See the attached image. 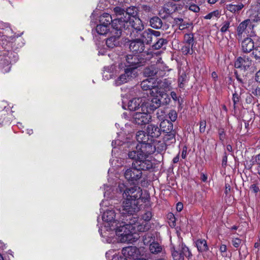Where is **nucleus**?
<instances>
[{
	"label": "nucleus",
	"mask_w": 260,
	"mask_h": 260,
	"mask_svg": "<svg viewBox=\"0 0 260 260\" xmlns=\"http://www.w3.org/2000/svg\"><path fill=\"white\" fill-rule=\"evenodd\" d=\"M140 204L137 200H131L125 199L122 205L119 209L120 218L124 220L125 227H121L117 231L118 235L122 236V242H133V232L136 226H134L138 221V217L135 214L140 210Z\"/></svg>",
	"instance_id": "nucleus-1"
},
{
	"label": "nucleus",
	"mask_w": 260,
	"mask_h": 260,
	"mask_svg": "<svg viewBox=\"0 0 260 260\" xmlns=\"http://www.w3.org/2000/svg\"><path fill=\"white\" fill-rule=\"evenodd\" d=\"M116 214L113 209H108L104 212L102 216L103 226L99 229L101 235L105 239V241L108 243L115 241L114 238L117 237V240L121 243H125L121 240L122 236L117 233V231L121 227H125L124 220L120 218L118 220L116 218ZM131 243L132 242H129Z\"/></svg>",
	"instance_id": "nucleus-2"
},
{
	"label": "nucleus",
	"mask_w": 260,
	"mask_h": 260,
	"mask_svg": "<svg viewBox=\"0 0 260 260\" xmlns=\"http://www.w3.org/2000/svg\"><path fill=\"white\" fill-rule=\"evenodd\" d=\"M141 87L143 90H149L152 96L148 108L155 110L159 107L162 98V84L161 80L157 81L152 78L144 80L141 82Z\"/></svg>",
	"instance_id": "nucleus-3"
},
{
	"label": "nucleus",
	"mask_w": 260,
	"mask_h": 260,
	"mask_svg": "<svg viewBox=\"0 0 260 260\" xmlns=\"http://www.w3.org/2000/svg\"><path fill=\"white\" fill-rule=\"evenodd\" d=\"M114 19L119 20L118 25L122 32L126 35H129L132 38L138 37L140 32L144 29L141 19L129 14H126V19L122 20V18Z\"/></svg>",
	"instance_id": "nucleus-4"
},
{
	"label": "nucleus",
	"mask_w": 260,
	"mask_h": 260,
	"mask_svg": "<svg viewBox=\"0 0 260 260\" xmlns=\"http://www.w3.org/2000/svg\"><path fill=\"white\" fill-rule=\"evenodd\" d=\"M170 250L174 260H184L192 255L189 248L183 242L182 238L177 236L172 240L171 239Z\"/></svg>",
	"instance_id": "nucleus-5"
},
{
	"label": "nucleus",
	"mask_w": 260,
	"mask_h": 260,
	"mask_svg": "<svg viewBox=\"0 0 260 260\" xmlns=\"http://www.w3.org/2000/svg\"><path fill=\"white\" fill-rule=\"evenodd\" d=\"M119 191L122 193L124 199L131 200H137V202L147 203L149 202V196L142 197V190L138 186L128 187L125 183H119L118 187Z\"/></svg>",
	"instance_id": "nucleus-6"
},
{
	"label": "nucleus",
	"mask_w": 260,
	"mask_h": 260,
	"mask_svg": "<svg viewBox=\"0 0 260 260\" xmlns=\"http://www.w3.org/2000/svg\"><path fill=\"white\" fill-rule=\"evenodd\" d=\"M152 141L155 143L154 140H151L149 142L138 144L136 150L129 152L128 157L131 159L136 158V157L145 158V157L154 152L156 148L159 149V147H156L155 145L153 144Z\"/></svg>",
	"instance_id": "nucleus-7"
},
{
	"label": "nucleus",
	"mask_w": 260,
	"mask_h": 260,
	"mask_svg": "<svg viewBox=\"0 0 260 260\" xmlns=\"http://www.w3.org/2000/svg\"><path fill=\"white\" fill-rule=\"evenodd\" d=\"M160 32L158 31L153 30L151 29H148L144 31L141 34V40L143 43H150L153 39H155L157 42L152 46V48L154 50H158L162 46V39H158L157 37L160 36Z\"/></svg>",
	"instance_id": "nucleus-8"
},
{
	"label": "nucleus",
	"mask_w": 260,
	"mask_h": 260,
	"mask_svg": "<svg viewBox=\"0 0 260 260\" xmlns=\"http://www.w3.org/2000/svg\"><path fill=\"white\" fill-rule=\"evenodd\" d=\"M150 103L147 102L142 104L141 108L142 112H137L133 115L134 122L138 125H145L149 122L151 116L148 114L150 111L154 110H150L149 107Z\"/></svg>",
	"instance_id": "nucleus-9"
},
{
	"label": "nucleus",
	"mask_w": 260,
	"mask_h": 260,
	"mask_svg": "<svg viewBox=\"0 0 260 260\" xmlns=\"http://www.w3.org/2000/svg\"><path fill=\"white\" fill-rule=\"evenodd\" d=\"M118 22L119 21L118 19H114L112 23V32L114 33L115 35L106 40V45L109 48H113L119 44L118 39L122 34L120 27H119Z\"/></svg>",
	"instance_id": "nucleus-10"
},
{
	"label": "nucleus",
	"mask_w": 260,
	"mask_h": 260,
	"mask_svg": "<svg viewBox=\"0 0 260 260\" xmlns=\"http://www.w3.org/2000/svg\"><path fill=\"white\" fill-rule=\"evenodd\" d=\"M125 62H124L126 68L134 71V73L137 74L136 69L141 65L142 62L140 60V56L136 54H128L124 57Z\"/></svg>",
	"instance_id": "nucleus-11"
},
{
	"label": "nucleus",
	"mask_w": 260,
	"mask_h": 260,
	"mask_svg": "<svg viewBox=\"0 0 260 260\" xmlns=\"http://www.w3.org/2000/svg\"><path fill=\"white\" fill-rule=\"evenodd\" d=\"M0 33L3 34L0 40L4 41V42L3 43V45H4L5 47L8 45V43H10L11 42V41L13 39L11 36H10V35H12L13 31L12 29L11 28L9 24H2L0 27Z\"/></svg>",
	"instance_id": "nucleus-12"
},
{
	"label": "nucleus",
	"mask_w": 260,
	"mask_h": 260,
	"mask_svg": "<svg viewBox=\"0 0 260 260\" xmlns=\"http://www.w3.org/2000/svg\"><path fill=\"white\" fill-rule=\"evenodd\" d=\"M148 156L145 157V158H141L140 157H136L135 159V161L133 162V165L135 167H137L138 170H140L141 172L142 170H148L152 168V162L147 159Z\"/></svg>",
	"instance_id": "nucleus-13"
},
{
	"label": "nucleus",
	"mask_w": 260,
	"mask_h": 260,
	"mask_svg": "<svg viewBox=\"0 0 260 260\" xmlns=\"http://www.w3.org/2000/svg\"><path fill=\"white\" fill-rule=\"evenodd\" d=\"M124 176L128 181L134 182L141 178L142 172L137 167H135L133 164L132 167L127 169L125 172Z\"/></svg>",
	"instance_id": "nucleus-14"
},
{
	"label": "nucleus",
	"mask_w": 260,
	"mask_h": 260,
	"mask_svg": "<svg viewBox=\"0 0 260 260\" xmlns=\"http://www.w3.org/2000/svg\"><path fill=\"white\" fill-rule=\"evenodd\" d=\"M253 27V25L250 24L249 20H245L240 23L237 27V32L239 39H242V37L245 35H247L249 33V29H251Z\"/></svg>",
	"instance_id": "nucleus-15"
},
{
	"label": "nucleus",
	"mask_w": 260,
	"mask_h": 260,
	"mask_svg": "<svg viewBox=\"0 0 260 260\" xmlns=\"http://www.w3.org/2000/svg\"><path fill=\"white\" fill-rule=\"evenodd\" d=\"M122 254L125 258H138L139 254V250L135 246H128L123 248L122 249Z\"/></svg>",
	"instance_id": "nucleus-16"
},
{
	"label": "nucleus",
	"mask_w": 260,
	"mask_h": 260,
	"mask_svg": "<svg viewBox=\"0 0 260 260\" xmlns=\"http://www.w3.org/2000/svg\"><path fill=\"white\" fill-rule=\"evenodd\" d=\"M136 74L134 73V71H131L128 68H126L124 71V74H121L115 81V84L116 86H119L124 83L127 82L132 78L136 77Z\"/></svg>",
	"instance_id": "nucleus-17"
},
{
	"label": "nucleus",
	"mask_w": 260,
	"mask_h": 260,
	"mask_svg": "<svg viewBox=\"0 0 260 260\" xmlns=\"http://www.w3.org/2000/svg\"><path fill=\"white\" fill-rule=\"evenodd\" d=\"M252 61L246 56L238 57L235 62V67L236 68L247 70L251 65Z\"/></svg>",
	"instance_id": "nucleus-18"
},
{
	"label": "nucleus",
	"mask_w": 260,
	"mask_h": 260,
	"mask_svg": "<svg viewBox=\"0 0 260 260\" xmlns=\"http://www.w3.org/2000/svg\"><path fill=\"white\" fill-rule=\"evenodd\" d=\"M129 48L132 52L136 54L142 53L144 50L145 46L140 39H136L131 41Z\"/></svg>",
	"instance_id": "nucleus-19"
},
{
	"label": "nucleus",
	"mask_w": 260,
	"mask_h": 260,
	"mask_svg": "<svg viewBox=\"0 0 260 260\" xmlns=\"http://www.w3.org/2000/svg\"><path fill=\"white\" fill-rule=\"evenodd\" d=\"M244 7V5L241 2L228 4L225 6L226 9L235 15L239 14Z\"/></svg>",
	"instance_id": "nucleus-20"
},
{
	"label": "nucleus",
	"mask_w": 260,
	"mask_h": 260,
	"mask_svg": "<svg viewBox=\"0 0 260 260\" xmlns=\"http://www.w3.org/2000/svg\"><path fill=\"white\" fill-rule=\"evenodd\" d=\"M241 46L243 52H250L254 48V42L252 39L246 38L242 42Z\"/></svg>",
	"instance_id": "nucleus-21"
},
{
	"label": "nucleus",
	"mask_w": 260,
	"mask_h": 260,
	"mask_svg": "<svg viewBox=\"0 0 260 260\" xmlns=\"http://www.w3.org/2000/svg\"><path fill=\"white\" fill-rule=\"evenodd\" d=\"M176 142L175 134L173 132H166L164 129V143L166 146L170 145Z\"/></svg>",
	"instance_id": "nucleus-22"
},
{
	"label": "nucleus",
	"mask_w": 260,
	"mask_h": 260,
	"mask_svg": "<svg viewBox=\"0 0 260 260\" xmlns=\"http://www.w3.org/2000/svg\"><path fill=\"white\" fill-rule=\"evenodd\" d=\"M136 138L139 143L138 144L149 142V141L152 140L148 133L147 134L142 131H138L137 133Z\"/></svg>",
	"instance_id": "nucleus-23"
},
{
	"label": "nucleus",
	"mask_w": 260,
	"mask_h": 260,
	"mask_svg": "<svg viewBox=\"0 0 260 260\" xmlns=\"http://www.w3.org/2000/svg\"><path fill=\"white\" fill-rule=\"evenodd\" d=\"M147 130L152 139L153 138H157L161 135L160 128L154 125H149L147 126Z\"/></svg>",
	"instance_id": "nucleus-24"
},
{
	"label": "nucleus",
	"mask_w": 260,
	"mask_h": 260,
	"mask_svg": "<svg viewBox=\"0 0 260 260\" xmlns=\"http://www.w3.org/2000/svg\"><path fill=\"white\" fill-rule=\"evenodd\" d=\"M158 70L155 65H151L146 67L143 72L145 77H152L156 75Z\"/></svg>",
	"instance_id": "nucleus-25"
},
{
	"label": "nucleus",
	"mask_w": 260,
	"mask_h": 260,
	"mask_svg": "<svg viewBox=\"0 0 260 260\" xmlns=\"http://www.w3.org/2000/svg\"><path fill=\"white\" fill-rule=\"evenodd\" d=\"M113 21L112 16L108 13H104L100 17V23L105 24L108 27L111 23H113Z\"/></svg>",
	"instance_id": "nucleus-26"
},
{
	"label": "nucleus",
	"mask_w": 260,
	"mask_h": 260,
	"mask_svg": "<svg viewBox=\"0 0 260 260\" xmlns=\"http://www.w3.org/2000/svg\"><path fill=\"white\" fill-rule=\"evenodd\" d=\"M174 20L176 24L178 26L179 29L181 30L188 28L191 25V23L184 21L182 18H175Z\"/></svg>",
	"instance_id": "nucleus-27"
},
{
	"label": "nucleus",
	"mask_w": 260,
	"mask_h": 260,
	"mask_svg": "<svg viewBox=\"0 0 260 260\" xmlns=\"http://www.w3.org/2000/svg\"><path fill=\"white\" fill-rule=\"evenodd\" d=\"M198 250L200 252H205L208 250L207 242L204 239H198L196 242Z\"/></svg>",
	"instance_id": "nucleus-28"
},
{
	"label": "nucleus",
	"mask_w": 260,
	"mask_h": 260,
	"mask_svg": "<svg viewBox=\"0 0 260 260\" xmlns=\"http://www.w3.org/2000/svg\"><path fill=\"white\" fill-rule=\"evenodd\" d=\"M177 10L176 5L173 2L166 4L164 7V13L171 14L175 12Z\"/></svg>",
	"instance_id": "nucleus-29"
},
{
	"label": "nucleus",
	"mask_w": 260,
	"mask_h": 260,
	"mask_svg": "<svg viewBox=\"0 0 260 260\" xmlns=\"http://www.w3.org/2000/svg\"><path fill=\"white\" fill-rule=\"evenodd\" d=\"M114 12L117 17V18H122V20L126 19V14H129L127 11H125L124 9L119 7H116L114 8Z\"/></svg>",
	"instance_id": "nucleus-30"
},
{
	"label": "nucleus",
	"mask_w": 260,
	"mask_h": 260,
	"mask_svg": "<svg viewBox=\"0 0 260 260\" xmlns=\"http://www.w3.org/2000/svg\"><path fill=\"white\" fill-rule=\"evenodd\" d=\"M162 24L161 19L158 17H153L150 20V25L154 28L158 29L160 28Z\"/></svg>",
	"instance_id": "nucleus-31"
},
{
	"label": "nucleus",
	"mask_w": 260,
	"mask_h": 260,
	"mask_svg": "<svg viewBox=\"0 0 260 260\" xmlns=\"http://www.w3.org/2000/svg\"><path fill=\"white\" fill-rule=\"evenodd\" d=\"M139 99H133L128 102V108L130 111H136L139 109Z\"/></svg>",
	"instance_id": "nucleus-32"
},
{
	"label": "nucleus",
	"mask_w": 260,
	"mask_h": 260,
	"mask_svg": "<svg viewBox=\"0 0 260 260\" xmlns=\"http://www.w3.org/2000/svg\"><path fill=\"white\" fill-rule=\"evenodd\" d=\"M109 30V27L103 24L100 23L97 25L95 28V30L98 34L101 35H106L108 31Z\"/></svg>",
	"instance_id": "nucleus-33"
},
{
	"label": "nucleus",
	"mask_w": 260,
	"mask_h": 260,
	"mask_svg": "<svg viewBox=\"0 0 260 260\" xmlns=\"http://www.w3.org/2000/svg\"><path fill=\"white\" fill-rule=\"evenodd\" d=\"M103 189L104 190V196L105 198L107 199L112 198L113 197V195L112 193L113 192L114 189L113 187L111 186H108L107 185H104L103 188H101Z\"/></svg>",
	"instance_id": "nucleus-34"
},
{
	"label": "nucleus",
	"mask_w": 260,
	"mask_h": 260,
	"mask_svg": "<svg viewBox=\"0 0 260 260\" xmlns=\"http://www.w3.org/2000/svg\"><path fill=\"white\" fill-rule=\"evenodd\" d=\"M149 249L152 253H158L162 250V247L158 243L152 242L149 246Z\"/></svg>",
	"instance_id": "nucleus-35"
},
{
	"label": "nucleus",
	"mask_w": 260,
	"mask_h": 260,
	"mask_svg": "<svg viewBox=\"0 0 260 260\" xmlns=\"http://www.w3.org/2000/svg\"><path fill=\"white\" fill-rule=\"evenodd\" d=\"M153 234L151 233H146L143 236V241L145 245H150L152 242H153Z\"/></svg>",
	"instance_id": "nucleus-36"
},
{
	"label": "nucleus",
	"mask_w": 260,
	"mask_h": 260,
	"mask_svg": "<svg viewBox=\"0 0 260 260\" xmlns=\"http://www.w3.org/2000/svg\"><path fill=\"white\" fill-rule=\"evenodd\" d=\"M221 12L218 10H214L204 16L205 19H217L220 17Z\"/></svg>",
	"instance_id": "nucleus-37"
},
{
	"label": "nucleus",
	"mask_w": 260,
	"mask_h": 260,
	"mask_svg": "<svg viewBox=\"0 0 260 260\" xmlns=\"http://www.w3.org/2000/svg\"><path fill=\"white\" fill-rule=\"evenodd\" d=\"M167 222L171 228H174L176 226V218L172 213H169L167 215Z\"/></svg>",
	"instance_id": "nucleus-38"
},
{
	"label": "nucleus",
	"mask_w": 260,
	"mask_h": 260,
	"mask_svg": "<svg viewBox=\"0 0 260 260\" xmlns=\"http://www.w3.org/2000/svg\"><path fill=\"white\" fill-rule=\"evenodd\" d=\"M248 20H250V24L252 22H258L260 21V12L254 11L250 15V18Z\"/></svg>",
	"instance_id": "nucleus-39"
},
{
	"label": "nucleus",
	"mask_w": 260,
	"mask_h": 260,
	"mask_svg": "<svg viewBox=\"0 0 260 260\" xmlns=\"http://www.w3.org/2000/svg\"><path fill=\"white\" fill-rule=\"evenodd\" d=\"M173 81H174L173 78L164 79V90L166 89V90H171L172 89L171 85Z\"/></svg>",
	"instance_id": "nucleus-40"
},
{
	"label": "nucleus",
	"mask_w": 260,
	"mask_h": 260,
	"mask_svg": "<svg viewBox=\"0 0 260 260\" xmlns=\"http://www.w3.org/2000/svg\"><path fill=\"white\" fill-rule=\"evenodd\" d=\"M103 77L105 80H109L112 78L113 74L110 72L109 67L104 68Z\"/></svg>",
	"instance_id": "nucleus-41"
},
{
	"label": "nucleus",
	"mask_w": 260,
	"mask_h": 260,
	"mask_svg": "<svg viewBox=\"0 0 260 260\" xmlns=\"http://www.w3.org/2000/svg\"><path fill=\"white\" fill-rule=\"evenodd\" d=\"M184 41L189 45L192 47L193 45V35L192 34H186L184 35Z\"/></svg>",
	"instance_id": "nucleus-42"
},
{
	"label": "nucleus",
	"mask_w": 260,
	"mask_h": 260,
	"mask_svg": "<svg viewBox=\"0 0 260 260\" xmlns=\"http://www.w3.org/2000/svg\"><path fill=\"white\" fill-rule=\"evenodd\" d=\"M187 76L186 74L183 73L178 78L179 87L183 88L184 87V83L186 81Z\"/></svg>",
	"instance_id": "nucleus-43"
},
{
	"label": "nucleus",
	"mask_w": 260,
	"mask_h": 260,
	"mask_svg": "<svg viewBox=\"0 0 260 260\" xmlns=\"http://www.w3.org/2000/svg\"><path fill=\"white\" fill-rule=\"evenodd\" d=\"M231 22L229 20H226L221 24L220 31L222 33L226 32L230 27Z\"/></svg>",
	"instance_id": "nucleus-44"
},
{
	"label": "nucleus",
	"mask_w": 260,
	"mask_h": 260,
	"mask_svg": "<svg viewBox=\"0 0 260 260\" xmlns=\"http://www.w3.org/2000/svg\"><path fill=\"white\" fill-rule=\"evenodd\" d=\"M186 8L193 12L197 13L200 11V8L198 6L194 4H189L188 5H186Z\"/></svg>",
	"instance_id": "nucleus-45"
},
{
	"label": "nucleus",
	"mask_w": 260,
	"mask_h": 260,
	"mask_svg": "<svg viewBox=\"0 0 260 260\" xmlns=\"http://www.w3.org/2000/svg\"><path fill=\"white\" fill-rule=\"evenodd\" d=\"M252 54L256 59H260V46L254 47Z\"/></svg>",
	"instance_id": "nucleus-46"
},
{
	"label": "nucleus",
	"mask_w": 260,
	"mask_h": 260,
	"mask_svg": "<svg viewBox=\"0 0 260 260\" xmlns=\"http://www.w3.org/2000/svg\"><path fill=\"white\" fill-rule=\"evenodd\" d=\"M169 118L172 122L175 121L177 117V114L174 110H171L168 114Z\"/></svg>",
	"instance_id": "nucleus-47"
},
{
	"label": "nucleus",
	"mask_w": 260,
	"mask_h": 260,
	"mask_svg": "<svg viewBox=\"0 0 260 260\" xmlns=\"http://www.w3.org/2000/svg\"><path fill=\"white\" fill-rule=\"evenodd\" d=\"M232 243L235 247L238 248L241 244V240L238 238H233Z\"/></svg>",
	"instance_id": "nucleus-48"
},
{
	"label": "nucleus",
	"mask_w": 260,
	"mask_h": 260,
	"mask_svg": "<svg viewBox=\"0 0 260 260\" xmlns=\"http://www.w3.org/2000/svg\"><path fill=\"white\" fill-rule=\"evenodd\" d=\"M142 219L146 222L149 221L152 217V214L150 211H147L142 215Z\"/></svg>",
	"instance_id": "nucleus-49"
},
{
	"label": "nucleus",
	"mask_w": 260,
	"mask_h": 260,
	"mask_svg": "<svg viewBox=\"0 0 260 260\" xmlns=\"http://www.w3.org/2000/svg\"><path fill=\"white\" fill-rule=\"evenodd\" d=\"M192 48L191 45L184 46L182 48V52L185 54H190V49Z\"/></svg>",
	"instance_id": "nucleus-50"
},
{
	"label": "nucleus",
	"mask_w": 260,
	"mask_h": 260,
	"mask_svg": "<svg viewBox=\"0 0 260 260\" xmlns=\"http://www.w3.org/2000/svg\"><path fill=\"white\" fill-rule=\"evenodd\" d=\"M150 229L149 225H147V223H145L144 225H140L138 226V230L141 232H145L148 230Z\"/></svg>",
	"instance_id": "nucleus-51"
},
{
	"label": "nucleus",
	"mask_w": 260,
	"mask_h": 260,
	"mask_svg": "<svg viewBox=\"0 0 260 260\" xmlns=\"http://www.w3.org/2000/svg\"><path fill=\"white\" fill-rule=\"evenodd\" d=\"M206 122L205 120L201 121L200 123V131L203 133L205 131Z\"/></svg>",
	"instance_id": "nucleus-52"
},
{
	"label": "nucleus",
	"mask_w": 260,
	"mask_h": 260,
	"mask_svg": "<svg viewBox=\"0 0 260 260\" xmlns=\"http://www.w3.org/2000/svg\"><path fill=\"white\" fill-rule=\"evenodd\" d=\"M233 101L234 102V106L239 103V96L236 92L233 94Z\"/></svg>",
	"instance_id": "nucleus-53"
},
{
	"label": "nucleus",
	"mask_w": 260,
	"mask_h": 260,
	"mask_svg": "<svg viewBox=\"0 0 260 260\" xmlns=\"http://www.w3.org/2000/svg\"><path fill=\"white\" fill-rule=\"evenodd\" d=\"M187 155V147L184 146L183 147L181 153V157L183 159H185Z\"/></svg>",
	"instance_id": "nucleus-54"
},
{
	"label": "nucleus",
	"mask_w": 260,
	"mask_h": 260,
	"mask_svg": "<svg viewBox=\"0 0 260 260\" xmlns=\"http://www.w3.org/2000/svg\"><path fill=\"white\" fill-rule=\"evenodd\" d=\"M250 189H252L254 193H257L259 190L258 187L255 184L251 185Z\"/></svg>",
	"instance_id": "nucleus-55"
},
{
	"label": "nucleus",
	"mask_w": 260,
	"mask_h": 260,
	"mask_svg": "<svg viewBox=\"0 0 260 260\" xmlns=\"http://www.w3.org/2000/svg\"><path fill=\"white\" fill-rule=\"evenodd\" d=\"M183 208V204L181 202H178L176 205V210L178 212H180L182 211Z\"/></svg>",
	"instance_id": "nucleus-56"
},
{
	"label": "nucleus",
	"mask_w": 260,
	"mask_h": 260,
	"mask_svg": "<svg viewBox=\"0 0 260 260\" xmlns=\"http://www.w3.org/2000/svg\"><path fill=\"white\" fill-rule=\"evenodd\" d=\"M225 193L227 195L231 191V186L229 184H225Z\"/></svg>",
	"instance_id": "nucleus-57"
},
{
	"label": "nucleus",
	"mask_w": 260,
	"mask_h": 260,
	"mask_svg": "<svg viewBox=\"0 0 260 260\" xmlns=\"http://www.w3.org/2000/svg\"><path fill=\"white\" fill-rule=\"evenodd\" d=\"M252 94H253L255 95H258L260 93V88L258 87H257L254 89H253L252 91Z\"/></svg>",
	"instance_id": "nucleus-58"
},
{
	"label": "nucleus",
	"mask_w": 260,
	"mask_h": 260,
	"mask_svg": "<svg viewBox=\"0 0 260 260\" xmlns=\"http://www.w3.org/2000/svg\"><path fill=\"white\" fill-rule=\"evenodd\" d=\"M255 79L256 82L260 83V70L256 73Z\"/></svg>",
	"instance_id": "nucleus-59"
},
{
	"label": "nucleus",
	"mask_w": 260,
	"mask_h": 260,
	"mask_svg": "<svg viewBox=\"0 0 260 260\" xmlns=\"http://www.w3.org/2000/svg\"><path fill=\"white\" fill-rule=\"evenodd\" d=\"M219 250L221 253L225 252L226 251V246L225 245L220 246Z\"/></svg>",
	"instance_id": "nucleus-60"
},
{
	"label": "nucleus",
	"mask_w": 260,
	"mask_h": 260,
	"mask_svg": "<svg viewBox=\"0 0 260 260\" xmlns=\"http://www.w3.org/2000/svg\"><path fill=\"white\" fill-rule=\"evenodd\" d=\"M111 144H112V146L115 148V147H116V145H119L120 144V142L118 140H114L112 142Z\"/></svg>",
	"instance_id": "nucleus-61"
},
{
	"label": "nucleus",
	"mask_w": 260,
	"mask_h": 260,
	"mask_svg": "<svg viewBox=\"0 0 260 260\" xmlns=\"http://www.w3.org/2000/svg\"><path fill=\"white\" fill-rule=\"evenodd\" d=\"M171 96L172 97V98L174 100V101H177V94L176 93L174 92V91H172L171 92Z\"/></svg>",
	"instance_id": "nucleus-62"
},
{
	"label": "nucleus",
	"mask_w": 260,
	"mask_h": 260,
	"mask_svg": "<svg viewBox=\"0 0 260 260\" xmlns=\"http://www.w3.org/2000/svg\"><path fill=\"white\" fill-rule=\"evenodd\" d=\"M170 102V98L169 97L168 95H166V97L165 98V99L164 100V104H168Z\"/></svg>",
	"instance_id": "nucleus-63"
},
{
	"label": "nucleus",
	"mask_w": 260,
	"mask_h": 260,
	"mask_svg": "<svg viewBox=\"0 0 260 260\" xmlns=\"http://www.w3.org/2000/svg\"><path fill=\"white\" fill-rule=\"evenodd\" d=\"M107 52V50L106 49L104 48V49H101L99 51V54L100 55H105Z\"/></svg>",
	"instance_id": "nucleus-64"
}]
</instances>
